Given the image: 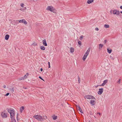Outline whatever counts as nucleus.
Returning a JSON list of instances; mask_svg holds the SVG:
<instances>
[{"instance_id":"f03ea898","label":"nucleus","mask_w":122,"mask_h":122,"mask_svg":"<svg viewBox=\"0 0 122 122\" xmlns=\"http://www.w3.org/2000/svg\"><path fill=\"white\" fill-rule=\"evenodd\" d=\"M33 117L39 121H43V117L41 116L38 115H34Z\"/></svg>"},{"instance_id":"9d476101","label":"nucleus","mask_w":122,"mask_h":122,"mask_svg":"<svg viewBox=\"0 0 122 122\" xmlns=\"http://www.w3.org/2000/svg\"><path fill=\"white\" fill-rule=\"evenodd\" d=\"M43 41V44L45 46H47V44L46 41V39H44L42 41Z\"/></svg>"},{"instance_id":"4c0bfd02","label":"nucleus","mask_w":122,"mask_h":122,"mask_svg":"<svg viewBox=\"0 0 122 122\" xmlns=\"http://www.w3.org/2000/svg\"><path fill=\"white\" fill-rule=\"evenodd\" d=\"M95 29L96 30H97V31H98L99 30L98 28L97 27Z\"/></svg>"},{"instance_id":"7ed1b4c3","label":"nucleus","mask_w":122,"mask_h":122,"mask_svg":"<svg viewBox=\"0 0 122 122\" xmlns=\"http://www.w3.org/2000/svg\"><path fill=\"white\" fill-rule=\"evenodd\" d=\"M47 10L53 12L55 11L54 8L52 6H48L47 7Z\"/></svg>"},{"instance_id":"f257e3e1","label":"nucleus","mask_w":122,"mask_h":122,"mask_svg":"<svg viewBox=\"0 0 122 122\" xmlns=\"http://www.w3.org/2000/svg\"><path fill=\"white\" fill-rule=\"evenodd\" d=\"M8 111L10 115V117L11 120V122H16V121L14 119V116L15 113L14 110V109L10 108L8 109Z\"/></svg>"},{"instance_id":"a878e982","label":"nucleus","mask_w":122,"mask_h":122,"mask_svg":"<svg viewBox=\"0 0 122 122\" xmlns=\"http://www.w3.org/2000/svg\"><path fill=\"white\" fill-rule=\"evenodd\" d=\"M78 43L79 45L80 46L81 45V41H79L78 42Z\"/></svg>"},{"instance_id":"39448f33","label":"nucleus","mask_w":122,"mask_h":122,"mask_svg":"<svg viewBox=\"0 0 122 122\" xmlns=\"http://www.w3.org/2000/svg\"><path fill=\"white\" fill-rule=\"evenodd\" d=\"M99 91L98 92V94L99 95H101L103 92V89L101 88L99 89Z\"/></svg>"},{"instance_id":"473e14b6","label":"nucleus","mask_w":122,"mask_h":122,"mask_svg":"<svg viewBox=\"0 0 122 122\" xmlns=\"http://www.w3.org/2000/svg\"><path fill=\"white\" fill-rule=\"evenodd\" d=\"M48 64L49 65L48 68H50V62H48Z\"/></svg>"},{"instance_id":"c756f323","label":"nucleus","mask_w":122,"mask_h":122,"mask_svg":"<svg viewBox=\"0 0 122 122\" xmlns=\"http://www.w3.org/2000/svg\"><path fill=\"white\" fill-rule=\"evenodd\" d=\"M83 38V36H80V39L81 40H82V39Z\"/></svg>"},{"instance_id":"8fccbe9b","label":"nucleus","mask_w":122,"mask_h":122,"mask_svg":"<svg viewBox=\"0 0 122 122\" xmlns=\"http://www.w3.org/2000/svg\"><path fill=\"white\" fill-rule=\"evenodd\" d=\"M25 89H26L27 88L25 87L24 88Z\"/></svg>"},{"instance_id":"412c9836","label":"nucleus","mask_w":122,"mask_h":122,"mask_svg":"<svg viewBox=\"0 0 122 122\" xmlns=\"http://www.w3.org/2000/svg\"><path fill=\"white\" fill-rule=\"evenodd\" d=\"M24 107L23 106H22L20 108V112H22L24 110Z\"/></svg>"},{"instance_id":"e433bc0d","label":"nucleus","mask_w":122,"mask_h":122,"mask_svg":"<svg viewBox=\"0 0 122 122\" xmlns=\"http://www.w3.org/2000/svg\"><path fill=\"white\" fill-rule=\"evenodd\" d=\"M121 79H120L117 82V83L119 84L120 83Z\"/></svg>"},{"instance_id":"9b49d317","label":"nucleus","mask_w":122,"mask_h":122,"mask_svg":"<svg viewBox=\"0 0 122 122\" xmlns=\"http://www.w3.org/2000/svg\"><path fill=\"white\" fill-rule=\"evenodd\" d=\"M88 55L85 54L82 58L83 60L84 61L85 60L86 58Z\"/></svg>"},{"instance_id":"a19ab883","label":"nucleus","mask_w":122,"mask_h":122,"mask_svg":"<svg viewBox=\"0 0 122 122\" xmlns=\"http://www.w3.org/2000/svg\"><path fill=\"white\" fill-rule=\"evenodd\" d=\"M3 87L4 88H6V86L5 85H4L3 86Z\"/></svg>"},{"instance_id":"f3484780","label":"nucleus","mask_w":122,"mask_h":122,"mask_svg":"<svg viewBox=\"0 0 122 122\" xmlns=\"http://www.w3.org/2000/svg\"><path fill=\"white\" fill-rule=\"evenodd\" d=\"M95 101L94 100H91L90 101V103L92 105H94L95 104H94V103L95 102Z\"/></svg>"},{"instance_id":"de8ad7c7","label":"nucleus","mask_w":122,"mask_h":122,"mask_svg":"<svg viewBox=\"0 0 122 122\" xmlns=\"http://www.w3.org/2000/svg\"><path fill=\"white\" fill-rule=\"evenodd\" d=\"M98 86V85H97L95 87L97 88V87Z\"/></svg>"},{"instance_id":"20e7f679","label":"nucleus","mask_w":122,"mask_h":122,"mask_svg":"<svg viewBox=\"0 0 122 122\" xmlns=\"http://www.w3.org/2000/svg\"><path fill=\"white\" fill-rule=\"evenodd\" d=\"M113 14L114 15H119L120 12L118 10H113Z\"/></svg>"},{"instance_id":"4be33fe9","label":"nucleus","mask_w":122,"mask_h":122,"mask_svg":"<svg viewBox=\"0 0 122 122\" xmlns=\"http://www.w3.org/2000/svg\"><path fill=\"white\" fill-rule=\"evenodd\" d=\"M40 48L42 50H45V47L43 46H41L40 47Z\"/></svg>"},{"instance_id":"c9c22d12","label":"nucleus","mask_w":122,"mask_h":122,"mask_svg":"<svg viewBox=\"0 0 122 122\" xmlns=\"http://www.w3.org/2000/svg\"><path fill=\"white\" fill-rule=\"evenodd\" d=\"M113 10H111L110 11V12L111 14H112V13H113Z\"/></svg>"},{"instance_id":"49530a36","label":"nucleus","mask_w":122,"mask_h":122,"mask_svg":"<svg viewBox=\"0 0 122 122\" xmlns=\"http://www.w3.org/2000/svg\"><path fill=\"white\" fill-rule=\"evenodd\" d=\"M23 10V9H20V10Z\"/></svg>"},{"instance_id":"7c9ffc66","label":"nucleus","mask_w":122,"mask_h":122,"mask_svg":"<svg viewBox=\"0 0 122 122\" xmlns=\"http://www.w3.org/2000/svg\"><path fill=\"white\" fill-rule=\"evenodd\" d=\"M91 99H96L94 97L92 96H91Z\"/></svg>"},{"instance_id":"2f4dec72","label":"nucleus","mask_w":122,"mask_h":122,"mask_svg":"<svg viewBox=\"0 0 122 122\" xmlns=\"http://www.w3.org/2000/svg\"><path fill=\"white\" fill-rule=\"evenodd\" d=\"M24 4H23V3H21V6L23 8L24 7Z\"/></svg>"},{"instance_id":"393cba45","label":"nucleus","mask_w":122,"mask_h":122,"mask_svg":"<svg viewBox=\"0 0 122 122\" xmlns=\"http://www.w3.org/2000/svg\"><path fill=\"white\" fill-rule=\"evenodd\" d=\"M81 81V79L79 76H78V82L79 83H80Z\"/></svg>"},{"instance_id":"6ab92c4d","label":"nucleus","mask_w":122,"mask_h":122,"mask_svg":"<svg viewBox=\"0 0 122 122\" xmlns=\"http://www.w3.org/2000/svg\"><path fill=\"white\" fill-rule=\"evenodd\" d=\"M94 1V0H88L87 2L88 4H90L92 2Z\"/></svg>"},{"instance_id":"ea45409f","label":"nucleus","mask_w":122,"mask_h":122,"mask_svg":"<svg viewBox=\"0 0 122 122\" xmlns=\"http://www.w3.org/2000/svg\"><path fill=\"white\" fill-rule=\"evenodd\" d=\"M19 115V114L18 113H17V120H18V118H17V116L18 115Z\"/></svg>"},{"instance_id":"72a5a7b5","label":"nucleus","mask_w":122,"mask_h":122,"mask_svg":"<svg viewBox=\"0 0 122 122\" xmlns=\"http://www.w3.org/2000/svg\"><path fill=\"white\" fill-rule=\"evenodd\" d=\"M9 94H10L9 93H7L5 95V96H7Z\"/></svg>"},{"instance_id":"bb28decb","label":"nucleus","mask_w":122,"mask_h":122,"mask_svg":"<svg viewBox=\"0 0 122 122\" xmlns=\"http://www.w3.org/2000/svg\"><path fill=\"white\" fill-rule=\"evenodd\" d=\"M10 90L12 91V92H14V88L13 87L11 88H10Z\"/></svg>"},{"instance_id":"37998d69","label":"nucleus","mask_w":122,"mask_h":122,"mask_svg":"<svg viewBox=\"0 0 122 122\" xmlns=\"http://www.w3.org/2000/svg\"><path fill=\"white\" fill-rule=\"evenodd\" d=\"M36 44H35L34 43H33L32 44V45L34 46H36Z\"/></svg>"},{"instance_id":"1a4fd4ad","label":"nucleus","mask_w":122,"mask_h":122,"mask_svg":"<svg viewBox=\"0 0 122 122\" xmlns=\"http://www.w3.org/2000/svg\"><path fill=\"white\" fill-rule=\"evenodd\" d=\"M91 95H86L84 97V98L85 99H91Z\"/></svg>"},{"instance_id":"f8f14e48","label":"nucleus","mask_w":122,"mask_h":122,"mask_svg":"<svg viewBox=\"0 0 122 122\" xmlns=\"http://www.w3.org/2000/svg\"><path fill=\"white\" fill-rule=\"evenodd\" d=\"M70 52L71 53L73 52L74 51V49L73 47H71L70 48Z\"/></svg>"},{"instance_id":"dca6fc26","label":"nucleus","mask_w":122,"mask_h":122,"mask_svg":"<svg viewBox=\"0 0 122 122\" xmlns=\"http://www.w3.org/2000/svg\"><path fill=\"white\" fill-rule=\"evenodd\" d=\"M9 37V35H6L5 36V38L6 40H7L8 39Z\"/></svg>"},{"instance_id":"79ce46f5","label":"nucleus","mask_w":122,"mask_h":122,"mask_svg":"<svg viewBox=\"0 0 122 122\" xmlns=\"http://www.w3.org/2000/svg\"><path fill=\"white\" fill-rule=\"evenodd\" d=\"M97 114H99V115H100V114H101L99 112H98L97 113Z\"/></svg>"},{"instance_id":"58836bf2","label":"nucleus","mask_w":122,"mask_h":122,"mask_svg":"<svg viewBox=\"0 0 122 122\" xmlns=\"http://www.w3.org/2000/svg\"><path fill=\"white\" fill-rule=\"evenodd\" d=\"M107 42V41L106 40H105L104 41V43H105V44Z\"/></svg>"},{"instance_id":"b1692460","label":"nucleus","mask_w":122,"mask_h":122,"mask_svg":"<svg viewBox=\"0 0 122 122\" xmlns=\"http://www.w3.org/2000/svg\"><path fill=\"white\" fill-rule=\"evenodd\" d=\"M104 27L106 28L109 27V26L108 25L105 24L104 25Z\"/></svg>"},{"instance_id":"cd10ccee","label":"nucleus","mask_w":122,"mask_h":122,"mask_svg":"<svg viewBox=\"0 0 122 122\" xmlns=\"http://www.w3.org/2000/svg\"><path fill=\"white\" fill-rule=\"evenodd\" d=\"M43 118V119H46L47 118V117L46 116H44Z\"/></svg>"},{"instance_id":"ddd939ff","label":"nucleus","mask_w":122,"mask_h":122,"mask_svg":"<svg viewBox=\"0 0 122 122\" xmlns=\"http://www.w3.org/2000/svg\"><path fill=\"white\" fill-rule=\"evenodd\" d=\"M107 50L108 52L110 54L111 53L112 51V50L111 49H110V48H108L107 49Z\"/></svg>"},{"instance_id":"6e6552de","label":"nucleus","mask_w":122,"mask_h":122,"mask_svg":"<svg viewBox=\"0 0 122 122\" xmlns=\"http://www.w3.org/2000/svg\"><path fill=\"white\" fill-rule=\"evenodd\" d=\"M108 80H105L103 81V83L101 85H99V86H104L106 84Z\"/></svg>"},{"instance_id":"423d86ee","label":"nucleus","mask_w":122,"mask_h":122,"mask_svg":"<svg viewBox=\"0 0 122 122\" xmlns=\"http://www.w3.org/2000/svg\"><path fill=\"white\" fill-rule=\"evenodd\" d=\"M19 23H24L26 25L27 24V22L24 19L20 20L19 21Z\"/></svg>"},{"instance_id":"3c124183","label":"nucleus","mask_w":122,"mask_h":122,"mask_svg":"<svg viewBox=\"0 0 122 122\" xmlns=\"http://www.w3.org/2000/svg\"><path fill=\"white\" fill-rule=\"evenodd\" d=\"M25 9H26V8L25 7Z\"/></svg>"},{"instance_id":"c03bdc74","label":"nucleus","mask_w":122,"mask_h":122,"mask_svg":"<svg viewBox=\"0 0 122 122\" xmlns=\"http://www.w3.org/2000/svg\"><path fill=\"white\" fill-rule=\"evenodd\" d=\"M43 70V69L42 68H41L40 69V71H42Z\"/></svg>"},{"instance_id":"a18cd8bd","label":"nucleus","mask_w":122,"mask_h":122,"mask_svg":"<svg viewBox=\"0 0 122 122\" xmlns=\"http://www.w3.org/2000/svg\"><path fill=\"white\" fill-rule=\"evenodd\" d=\"M120 8L121 9H122V5L120 6Z\"/></svg>"},{"instance_id":"c85d7f7f","label":"nucleus","mask_w":122,"mask_h":122,"mask_svg":"<svg viewBox=\"0 0 122 122\" xmlns=\"http://www.w3.org/2000/svg\"><path fill=\"white\" fill-rule=\"evenodd\" d=\"M25 79L24 78V77H22L21 78H19V80H23L24 79Z\"/></svg>"},{"instance_id":"a211bd4d","label":"nucleus","mask_w":122,"mask_h":122,"mask_svg":"<svg viewBox=\"0 0 122 122\" xmlns=\"http://www.w3.org/2000/svg\"><path fill=\"white\" fill-rule=\"evenodd\" d=\"M90 48H89L86 51V53H85L86 54H87V55H88L89 54V53L90 52Z\"/></svg>"},{"instance_id":"2eb2a0df","label":"nucleus","mask_w":122,"mask_h":122,"mask_svg":"<svg viewBox=\"0 0 122 122\" xmlns=\"http://www.w3.org/2000/svg\"><path fill=\"white\" fill-rule=\"evenodd\" d=\"M77 107L78 108V110L81 113H83L82 109L79 106H77Z\"/></svg>"},{"instance_id":"09e8293b","label":"nucleus","mask_w":122,"mask_h":122,"mask_svg":"<svg viewBox=\"0 0 122 122\" xmlns=\"http://www.w3.org/2000/svg\"><path fill=\"white\" fill-rule=\"evenodd\" d=\"M120 12V13L122 14V11H121Z\"/></svg>"},{"instance_id":"5701e85b","label":"nucleus","mask_w":122,"mask_h":122,"mask_svg":"<svg viewBox=\"0 0 122 122\" xmlns=\"http://www.w3.org/2000/svg\"><path fill=\"white\" fill-rule=\"evenodd\" d=\"M29 75V73H27L24 76V79H26L27 78V76Z\"/></svg>"},{"instance_id":"0eeeda50","label":"nucleus","mask_w":122,"mask_h":122,"mask_svg":"<svg viewBox=\"0 0 122 122\" xmlns=\"http://www.w3.org/2000/svg\"><path fill=\"white\" fill-rule=\"evenodd\" d=\"M1 115L3 118H5L7 117V116L6 113L2 112L1 113Z\"/></svg>"},{"instance_id":"f704fd0d","label":"nucleus","mask_w":122,"mask_h":122,"mask_svg":"<svg viewBox=\"0 0 122 122\" xmlns=\"http://www.w3.org/2000/svg\"><path fill=\"white\" fill-rule=\"evenodd\" d=\"M39 78H40L41 80L44 81V79L40 76H39Z\"/></svg>"},{"instance_id":"aec40b11","label":"nucleus","mask_w":122,"mask_h":122,"mask_svg":"<svg viewBox=\"0 0 122 122\" xmlns=\"http://www.w3.org/2000/svg\"><path fill=\"white\" fill-rule=\"evenodd\" d=\"M103 46V45L101 44H100L99 45V49H101L102 48Z\"/></svg>"},{"instance_id":"4468645a","label":"nucleus","mask_w":122,"mask_h":122,"mask_svg":"<svg viewBox=\"0 0 122 122\" xmlns=\"http://www.w3.org/2000/svg\"><path fill=\"white\" fill-rule=\"evenodd\" d=\"M52 118L54 120L56 119L57 118V117L55 115H54L52 116Z\"/></svg>"}]
</instances>
